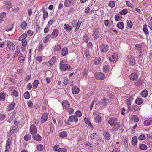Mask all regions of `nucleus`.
Here are the masks:
<instances>
[{
    "mask_svg": "<svg viewBox=\"0 0 152 152\" xmlns=\"http://www.w3.org/2000/svg\"><path fill=\"white\" fill-rule=\"evenodd\" d=\"M27 25V23L25 21H23L22 22L21 24V28L25 30Z\"/></svg>",
    "mask_w": 152,
    "mask_h": 152,
    "instance_id": "nucleus-40",
    "label": "nucleus"
},
{
    "mask_svg": "<svg viewBox=\"0 0 152 152\" xmlns=\"http://www.w3.org/2000/svg\"><path fill=\"white\" fill-rule=\"evenodd\" d=\"M143 31L146 34H149L148 31V29L145 27H144L142 29Z\"/></svg>",
    "mask_w": 152,
    "mask_h": 152,
    "instance_id": "nucleus-63",
    "label": "nucleus"
},
{
    "mask_svg": "<svg viewBox=\"0 0 152 152\" xmlns=\"http://www.w3.org/2000/svg\"><path fill=\"white\" fill-rule=\"evenodd\" d=\"M62 106L65 109L70 107V104L69 102L66 100H64L62 102Z\"/></svg>",
    "mask_w": 152,
    "mask_h": 152,
    "instance_id": "nucleus-13",
    "label": "nucleus"
},
{
    "mask_svg": "<svg viewBox=\"0 0 152 152\" xmlns=\"http://www.w3.org/2000/svg\"><path fill=\"white\" fill-rule=\"evenodd\" d=\"M139 109V107L137 105L133 106L131 108V110L135 112Z\"/></svg>",
    "mask_w": 152,
    "mask_h": 152,
    "instance_id": "nucleus-41",
    "label": "nucleus"
},
{
    "mask_svg": "<svg viewBox=\"0 0 152 152\" xmlns=\"http://www.w3.org/2000/svg\"><path fill=\"white\" fill-rule=\"evenodd\" d=\"M43 18L44 20H45V18L48 16V13L47 12H45L44 10H43Z\"/></svg>",
    "mask_w": 152,
    "mask_h": 152,
    "instance_id": "nucleus-64",
    "label": "nucleus"
},
{
    "mask_svg": "<svg viewBox=\"0 0 152 152\" xmlns=\"http://www.w3.org/2000/svg\"><path fill=\"white\" fill-rule=\"evenodd\" d=\"M6 15V13L5 12H3L0 13V24L3 21L4 17Z\"/></svg>",
    "mask_w": 152,
    "mask_h": 152,
    "instance_id": "nucleus-21",
    "label": "nucleus"
},
{
    "mask_svg": "<svg viewBox=\"0 0 152 152\" xmlns=\"http://www.w3.org/2000/svg\"><path fill=\"white\" fill-rule=\"evenodd\" d=\"M129 77L131 80L134 81L136 80L138 78V75L135 73H133L130 75Z\"/></svg>",
    "mask_w": 152,
    "mask_h": 152,
    "instance_id": "nucleus-11",
    "label": "nucleus"
},
{
    "mask_svg": "<svg viewBox=\"0 0 152 152\" xmlns=\"http://www.w3.org/2000/svg\"><path fill=\"white\" fill-rule=\"evenodd\" d=\"M61 47V45L60 44H57L56 45L54 48V50L58 52L60 50Z\"/></svg>",
    "mask_w": 152,
    "mask_h": 152,
    "instance_id": "nucleus-34",
    "label": "nucleus"
},
{
    "mask_svg": "<svg viewBox=\"0 0 152 152\" xmlns=\"http://www.w3.org/2000/svg\"><path fill=\"white\" fill-rule=\"evenodd\" d=\"M37 149L39 151H41L43 149V147L42 145L39 144L37 145Z\"/></svg>",
    "mask_w": 152,
    "mask_h": 152,
    "instance_id": "nucleus-50",
    "label": "nucleus"
},
{
    "mask_svg": "<svg viewBox=\"0 0 152 152\" xmlns=\"http://www.w3.org/2000/svg\"><path fill=\"white\" fill-rule=\"evenodd\" d=\"M37 132V128L33 124L30 126V132L31 134L34 135L36 134Z\"/></svg>",
    "mask_w": 152,
    "mask_h": 152,
    "instance_id": "nucleus-5",
    "label": "nucleus"
},
{
    "mask_svg": "<svg viewBox=\"0 0 152 152\" xmlns=\"http://www.w3.org/2000/svg\"><path fill=\"white\" fill-rule=\"evenodd\" d=\"M132 120L134 122H137L139 121V118L137 116L134 115L132 117Z\"/></svg>",
    "mask_w": 152,
    "mask_h": 152,
    "instance_id": "nucleus-48",
    "label": "nucleus"
},
{
    "mask_svg": "<svg viewBox=\"0 0 152 152\" xmlns=\"http://www.w3.org/2000/svg\"><path fill=\"white\" fill-rule=\"evenodd\" d=\"M24 96L25 99H28L30 97V94L28 91L26 92L24 94Z\"/></svg>",
    "mask_w": 152,
    "mask_h": 152,
    "instance_id": "nucleus-44",
    "label": "nucleus"
},
{
    "mask_svg": "<svg viewBox=\"0 0 152 152\" xmlns=\"http://www.w3.org/2000/svg\"><path fill=\"white\" fill-rule=\"evenodd\" d=\"M10 144V142L8 140L6 144V149H9Z\"/></svg>",
    "mask_w": 152,
    "mask_h": 152,
    "instance_id": "nucleus-62",
    "label": "nucleus"
},
{
    "mask_svg": "<svg viewBox=\"0 0 152 152\" xmlns=\"http://www.w3.org/2000/svg\"><path fill=\"white\" fill-rule=\"evenodd\" d=\"M137 142V138L136 136H134L132 140V144L133 145H136Z\"/></svg>",
    "mask_w": 152,
    "mask_h": 152,
    "instance_id": "nucleus-24",
    "label": "nucleus"
},
{
    "mask_svg": "<svg viewBox=\"0 0 152 152\" xmlns=\"http://www.w3.org/2000/svg\"><path fill=\"white\" fill-rule=\"evenodd\" d=\"M5 5L6 6V8L9 10L10 8H11L12 6V3L9 1H6L4 2Z\"/></svg>",
    "mask_w": 152,
    "mask_h": 152,
    "instance_id": "nucleus-14",
    "label": "nucleus"
},
{
    "mask_svg": "<svg viewBox=\"0 0 152 152\" xmlns=\"http://www.w3.org/2000/svg\"><path fill=\"white\" fill-rule=\"evenodd\" d=\"M15 104L12 102L8 106V110H12L15 107Z\"/></svg>",
    "mask_w": 152,
    "mask_h": 152,
    "instance_id": "nucleus-31",
    "label": "nucleus"
},
{
    "mask_svg": "<svg viewBox=\"0 0 152 152\" xmlns=\"http://www.w3.org/2000/svg\"><path fill=\"white\" fill-rule=\"evenodd\" d=\"M76 116L78 117H80L82 115V113L80 111H77L75 113Z\"/></svg>",
    "mask_w": 152,
    "mask_h": 152,
    "instance_id": "nucleus-54",
    "label": "nucleus"
},
{
    "mask_svg": "<svg viewBox=\"0 0 152 152\" xmlns=\"http://www.w3.org/2000/svg\"><path fill=\"white\" fill-rule=\"evenodd\" d=\"M117 26L119 29L122 30L124 28V25L123 22H120L117 24Z\"/></svg>",
    "mask_w": 152,
    "mask_h": 152,
    "instance_id": "nucleus-27",
    "label": "nucleus"
},
{
    "mask_svg": "<svg viewBox=\"0 0 152 152\" xmlns=\"http://www.w3.org/2000/svg\"><path fill=\"white\" fill-rule=\"evenodd\" d=\"M25 57L23 56H21L18 59V61L21 63L23 62L24 60Z\"/></svg>",
    "mask_w": 152,
    "mask_h": 152,
    "instance_id": "nucleus-53",
    "label": "nucleus"
},
{
    "mask_svg": "<svg viewBox=\"0 0 152 152\" xmlns=\"http://www.w3.org/2000/svg\"><path fill=\"white\" fill-rule=\"evenodd\" d=\"M84 120L85 123L87 124L91 128H93V126L91 124V123L90 122L88 118L85 117L84 118Z\"/></svg>",
    "mask_w": 152,
    "mask_h": 152,
    "instance_id": "nucleus-26",
    "label": "nucleus"
},
{
    "mask_svg": "<svg viewBox=\"0 0 152 152\" xmlns=\"http://www.w3.org/2000/svg\"><path fill=\"white\" fill-rule=\"evenodd\" d=\"M139 147L142 150H145L147 148V146L145 144H142L140 145Z\"/></svg>",
    "mask_w": 152,
    "mask_h": 152,
    "instance_id": "nucleus-36",
    "label": "nucleus"
},
{
    "mask_svg": "<svg viewBox=\"0 0 152 152\" xmlns=\"http://www.w3.org/2000/svg\"><path fill=\"white\" fill-rule=\"evenodd\" d=\"M109 101L108 99L104 98L102 99V101L99 102V103H101L102 104L103 106L107 105L108 104Z\"/></svg>",
    "mask_w": 152,
    "mask_h": 152,
    "instance_id": "nucleus-16",
    "label": "nucleus"
},
{
    "mask_svg": "<svg viewBox=\"0 0 152 152\" xmlns=\"http://www.w3.org/2000/svg\"><path fill=\"white\" fill-rule=\"evenodd\" d=\"M64 28L67 31H70L72 29V28L69 25L65 24L64 26Z\"/></svg>",
    "mask_w": 152,
    "mask_h": 152,
    "instance_id": "nucleus-35",
    "label": "nucleus"
},
{
    "mask_svg": "<svg viewBox=\"0 0 152 152\" xmlns=\"http://www.w3.org/2000/svg\"><path fill=\"white\" fill-rule=\"evenodd\" d=\"M31 136L29 134H27L25 135L24 137V139L25 140L28 141L31 139Z\"/></svg>",
    "mask_w": 152,
    "mask_h": 152,
    "instance_id": "nucleus-47",
    "label": "nucleus"
},
{
    "mask_svg": "<svg viewBox=\"0 0 152 152\" xmlns=\"http://www.w3.org/2000/svg\"><path fill=\"white\" fill-rule=\"evenodd\" d=\"M100 58H96L94 60V63L95 64L97 65L99 64H100Z\"/></svg>",
    "mask_w": 152,
    "mask_h": 152,
    "instance_id": "nucleus-49",
    "label": "nucleus"
},
{
    "mask_svg": "<svg viewBox=\"0 0 152 152\" xmlns=\"http://www.w3.org/2000/svg\"><path fill=\"white\" fill-rule=\"evenodd\" d=\"M60 66H70L69 64H66V62L65 61L62 60L61 61L60 63Z\"/></svg>",
    "mask_w": 152,
    "mask_h": 152,
    "instance_id": "nucleus-32",
    "label": "nucleus"
},
{
    "mask_svg": "<svg viewBox=\"0 0 152 152\" xmlns=\"http://www.w3.org/2000/svg\"><path fill=\"white\" fill-rule=\"evenodd\" d=\"M148 95V91L145 89L143 90L141 93V95L143 97H146Z\"/></svg>",
    "mask_w": 152,
    "mask_h": 152,
    "instance_id": "nucleus-25",
    "label": "nucleus"
},
{
    "mask_svg": "<svg viewBox=\"0 0 152 152\" xmlns=\"http://www.w3.org/2000/svg\"><path fill=\"white\" fill-rule=\"evenodd\" d=\"M94 75L95 78L98 80H102L105 77L104 75L102 72H97Z\"/></svg>",
    "mask_w": 152,
    "mask_h": 152,
    "instance_id": "nucleus-2",
    "label": "nucleus"
},
{
    "mask_svg": "<svg viewBox=\"0 0 152 152\" xmlns=\"http://www.w3.org/2000/svg\"><path fill=\"white\" fill-rule=\"evenodd\" d=\"M143 102L142 99L140 98H137L135 101L136 103L139 105L142 104Z\"/></svg>",
    "mask_w": 152,
    "mask_h": 152,
    "instance_id": "nucleus-38",
    "label": "nucleus"
},
{
    "mask_svg": "<svg viewBox=\"0 0 152 152\" xmlns=\"http://www.w3.org/2000/svg\"><path fill=\"white\" fill-rule=\"evenodd\" d=\"M72 93L73 94H76L78 93L80 89L78 87L76 86H75L72 88Z\"/></svg>",
    "mask_w": 152,
    "mask_h": 152,
    "instance_id": "nucleus-15",
    "label": "nucleus"
},
{
    "mask_svg": "<svg viewBox=\"0 0 152 152\" xmlns=\"http://www.w3.org/2000/svg\"><path fill=\"white\" fill-rule=\"evenodd\" d=\"M74 3L73 0H65L64 5L65 7H69L72 5Z\"/></svg>",
    "mask_w": 152,
    "mask_h": 152,
    "instance_id": "nucleus-9",
    "label": "nucleus"
},
{
    "mask_svg": "<svg viewBox=\"0 0 152 152\" xmlns=\"http://www.w3.org/2000/svg\"><path fill=\"white\" fill-rule=\"evenodd\" d=\"M103 135L105 138L107 140H109L110 138V135L107 132H104Z\"/></svg>",
    "mask_w": 152,
    "mask_h": 152,
    "instance_id": "nucleus-29",
    "label": "nucleus"
},
{
    "mask_svg": "<svg viewBox=\"0 0 152 152\" xmlns=\"http://www.w3.org/2000/svg\"><path fill=\"white\" fill-rule=\"evenodd\" d=\"M58 32L57 30L55 29L53 31L51 35L53 38H56L58 36Z\"/></svg>",
    "mask_w": 152,
    "mask_h": 152,
    "instance_id": "nucleus-20",
    "label": "nucleus"
},
{
    "mask_svg": "<svg viewBox=\"0 0 152 152\" xmlns=\"http://www.w3.org/2000/svg\"><path fill=\"white\" fill-rule=\"evenodd\" d=\"M5 94L4 93L1 92L0 93V100L3 101L5 99Z\"/></svg>",
    "mask_w": 152,
    "mask_h": 152,
    "instance_id": "nucleus-37",
    "label": "nucleus"
},
{
    "mask_svg": "<svg viewBox=\"0 0 152 152\" xmlns=\"http://www.w3.org/2000/svg\"><path fill=\"white\" fill-rule=\"evenodd\" d=\"M33 138L37 141H40L41 140L42 137L39 134H34L32 136Z\"/></svg>",
    "mask_w": 152,
    "mask_h": 152,
    "instance_id": "nucleus-18",
    "label": "nucleus"
},
{
    "mask_svg": "<svg viewBox=\"0 0 152 152\" xmlns=\"http://www.w3.org/2000/svg\"><path fill=\"white\" fill-rule=\"evenodd\" d=\"M142 79L139 78L135 81L134 83L136 86H139L142 84Z\"/></svg>",
    "mask_w": 152,
    "mask_h": 152,
    "instance_id": "nucleus-22",
    "label": "nucleus"
},
{
    "mask_svg": "<svg viewBox=\"0 0 152 152\" xmlns=\"http://www.w3.org/2000/svg\"><path fill=\"white\" fill-rule=\"evenodd\" d=\"M120 126V123L119 122H117L113 126L114 127L113 128V130L114 132L118 131L119 128Z\"/></svg>",
    "mask_w": 152,
    "mask_h": 152,
    "instance_id": "nucleus-23",
    "label": "nucleus"
},
{
    "mask_svg": "<svg viewBox=\"0 0 152 152\" xmlns=\"http://www.w3.org/2000/svg\"><path fill=\"white\" fill-rule=\"evenodd\" d=\"M56 58L55 57H53L49 61V63L50 66H52L54 63Z\"/></svg>",
    "mask_w": 152,
    "mask_h": 152,
    "instance_id": "nucleus-39",
    "label": "nucleus"
},
{
    "mask_svg": "<svg viewBox=\"0 0 152 152\" xmlns=\"http://www.w3.org/2000/svg\"><path fill=\"white\" fill-rule=\"evenodd\" d=\"M121 18V15L118 14L115 16V18L116 21H118L120 20Z\"/></svg>",
    "mask_w": 152,
    "mask_h": 152,
    "instance_id": "nucleus-52",
    "label": "nucleus"
},
{
    "mask_svg": "<svg viewBox=\"0 0 152 152\" xmlns=\"http://www.w3.org/2000/svg\"><path fill=\"white\" fill-rule=\"evenodd\" d=\"M152 123V118H150L144 121V125L145 126H148Z\"/></svg>",
    "mask_w": 152,
    "mask_h": 152,
    "instance_id": "nucleus-19",
    "label": "nucleus"
},
{
    "mask_svg": "<svg viewBox=\"0 0 152 152\" xmlns=\"http://www.w3.org/2000/svg\"><path fill=\"white\" fill-rule=\"evenodd\" d=\"M67 132L65 131H63L59 134V136L61 137H65L67 136Z\"/></svg>",
    "mask_w": 152,
    "mask_h": 152,
    "instance_id": "nucleus-30",
    "label": "nucleus"
},
{
    "mask_svg": "<svg viewBox=\"0 0 152 152\" xmlns=\"http://www.w3.org/2000/svg\"><path fill=\"white\" fill-rule=\"evenodd\" d=\"M66 110L70 114H73L74 112L73 109L72 108H70V107H69L67 109H66Z\"/></svg>",
    "mask_w": 152,
    "mask_h": 152,
    "instance_id": "nucleus-43",
    "label": "nucleus"
},
{
    "mask_svg": "<svg viewBox=\"0 0 152 152\" xmlns=\"http://www.w3.org/2000/svg\"><path fill=\"white\" fill-rule=\"evenodd\" d=\"M68 78L67 77H64V79L63 83V84L65 85H66L67 84L68 82Z\"/></svg>",
    "mask_w": 152,
    "mask_h": 152,
    "instance_id": "nucleus-61",
    "label": "nucleus"
},
{
    "mask_svg": "<svg viewBox=\"0 0 152 152\" xmlns=\"http://www.w3.org/2000/svg\"><path fill=\"white\" fill-rule=\"evenodd\" d=\"M117 54L115 53L110 57L109 60L111 62H116L117 61Z\"/></svg>",
    "mask_w": 152,
    "mask_h": 152,
    "instance_id": "nucleus-7",
    "label": "nucleus"
},
{
    "mask_svg": "<svg viewBox=\"0 0 152 152\" xmlns=\"http://www.w3.org/2000/svg\"><path fill=\"white\" fill-rule=\"evenodd\" d=\"M131 101V100H130V99H128L126 100L127 104L128 106V107L129 109H130V107Z\"/></svg>",
    "mask_w": 152,
    "mask_h": 152,
    "instance_id": "nucleus-59",
    "label": "nucleus"
},
{
    "mask_svg": "<svg viewBox=\"0 0 152 152\" xmlns=\"http://www.w3.org/2000/svg\"><path fill=\"white\" fill-rule=\"evenodd\" d=\"M78 121L77 116L75 115H72L69 116L67 121L66 122V123L67 125H69V122H77Z\"/></svg>",
    "mask_w": 152,
    "mask_h": 152,
    "instance_id": "nucleus-1",
    "label": "nucleus"
},
{
    "mask_svg": "<svg viewBox=\"0 0 152 152\" xmlns=\"http://www.w3.org/2000/svg\"><path fill=\"white\" fill-rule=\"evenodd\" d=\"M68 53L67 49L66 48H64L62 50L61 54L63 56H65Z\"/></svg>",
    "mask_w": 152,
    "mask_h": 152,
    "instance_id": "nucleus-33",
    "label": "nucleus"
},
{
    "mask_svg": "<svg viewBox=\"0 0 152 152\" xmlns=\"http://www.w3.org/2000/svg\"><path fill=\"white\" fill-rule=\"evenodd\" d=\"M127 26L126 28H131L132 27L133 24L132 22L131 21H129L128 20H127Z\"/></svg>",
    "mask_w": 152,
    "mask_h": 152,
    "instance_id": "nucleus-42",
    "label": "nucleus"
},
{
    "mask_svg": "<svg viewBox=\"0 0 152 152\" xmlns=\"http://www.w3.org/2000/svg\"><path fill=\"white\" fill-rule=\"evenodd\" d=\"M110 69V68L109 67H103V72L106 73L108 72Z\"/></svg>",
    "mask_w": 152,
    "mask_h": 152,
    "instance_id": "nucleus-60",
    "label": "nucleus"
},
{
    "mask_svg": "<svg viewBox=\"0 0 152 152\" xmlns=\"http://www.w3.org/2000/svg\"><path fill=\"white\" fill-rule=\"evenodd\" d=\"M7 45L8 48L11 50L15 49V45L12 42L7 41Z\"/></svg>",
    "mask_w": 152,
    "mask_h": 152,
    "instance_id": "nucleus-4",
    "label": "nucleus"
},
{
    "mask_svg": "<svg viewBox=\"0 0 152 152\" xmlns=\"http://www.w3.org/2000/svg\"><path fill=\"white\" fill-rule=\"evenodd\" d=\"M38 83L39 81L38 80H34L33 84L34 88H36L37 87Z\"/></svg>",
    "mask_w": 152,
    "mask_h": 152,
    "instance_id": "nucleus-45",
    "label": "nucleus"
},
{
    "mask_svg": "<svg viewBox=\"0 0 152 152\" xmlns=\"http://www.w3.org/2000/svg\"><path fill=\"white\" fill-rule=\"evenodd\" d=\"M117 119L116 118H110L108 121V123L112 126H114V125L118 122H117Z\"/></svg>",
    "mask_w": 152,
    "mask_h": 152,
    "instance_id": "nucleus-8",
    "label": "nucleus"
},
{
    "mask_svg": "<svg viewBox=\"0 0 152 152\" xmlns=\"http://www.w3.org/2000/svg\"><path fill=\"white\" fill-rule=\"evenodd\" d=\"M67 149L66 148L58 149V152H66Z\"/></svg>",
    "mask_w": 152,
    "mask_h": 152,
    "instance_id": "nucleus-56",
    "label": "nucleus"
},
{
    "mask_svg": "<svg viewBox=\"0 0 152 152\" xmlns=\"http://www.w3.org/2000/svg\"><path fill=\"white\" fill-rule=\"evenodd\" d=\"M48 118V114L47 113H44L42 115L41 119V122L42 123L45 122Z\"/></svg>",
    "mask_w": 152,
    "mask_h": 152,
    "instance_id": "nucleus-12",
    "label": "nucleus"
},
{
    "mask_svg": "<svg viewBox=\"0 0 152 152\" xmlns=\"http://www.w3.org/2000/svg\"><path fill=\"white\" fill-rule=\"evenodd\" d=\"M100 50L101 52H105L108 50V47L106 44H104L101 45L100 46Z\"/></svg>",
    "mask_w": 152,
    "mask_h": 152,
    "instance_id": "nucleus-6",
    "label": "nucleus"
},
{
    "mask_svg": "<svg viewBox=\"0 0 152 152\" xmlns=\"http://www.w3.org/2000/svg\"><path fill=\"white\" fill-rule=\"evenodd\" d=\"M13 95L15 97H17L18 96V93L15 90L13 89L12 91Z\"/></svg>",
    "mask_w": 152,
    "mask_h": 152,
    "instance_id": "nucleus-58",
    "label": "nucleus"
},
{
    "mask_svg": "<svg viewBox=\"0 0 152 152\" xmlns=\"http://www.w3.org/2000/svg\"><path fill=\"white\" fill-rule=\"evenodd\" d=\"M44 48V45L42 43L39 45L38 48V50L39 51H42V50Z\"/></svg>",
    "mask_w": 152,
    "mask_h": 152,
    "instance_id": "nucleus-55",
    "label": "nucleus"
},
{
    "mask_svg": "<svg viewBox=\"0 0 152 152\" xmlns=\"http://www.w3.org/2000/svg\"><path fill=\"white\" fill-rule=\"evenodd\" d=\"M128 59L131 65L133 66L134 65L135 60L134 57L131 56H128Z\"/></svg>",
    "mask_w": 152,
    "mask_h": 152,
    "instance_id": "nucleus-10",
    "label": "nucleus"
},
{
    "mask_svg": "<svg viewBox=\"0 0 152 152\" xmlns=\"http://www.w3.org/2000/svg\"><path fill=\"white\" fill-rule=\"evenodd\" d=\"M99 35V30L97 29H94L93 36L94 39H96L98 37Z\"/></svg>",
    "mask_w": 152,
    "mask_h": 152,
    "instance_id": "nucleus-17",
    "label": "nucleus"
},
{
    "mask_svg": "<svg viewBox=\"0 0 152 152\" xmlns=\"http://www.w3.org/2000/svg\"><path fill=\"white\" fill-rule=\"evenodd\" d=\"M93 115L95 117V121L96 122L99 123L101 121V117L100 116V113L98 112H94Z\"/></svg>",
    "mask_w": 152,
    "mask_h": 152,
    "instance_id": "nucleus-3",
    "label": "nucleus"
},
{
    "mask_svg": "<svg viewBox=\"0 0 152 152\" xmlns=\"http://www.w3.org/2000/svg\"><path fill=\"white\" fill-rule=\"evenodd\" d=\"M128 12V11L126 9H124L123 10L120 12V14L124 15L126 14Z\"/></svg>",
    "mask_w": 152,
    "mask_h": 152,
    "instance_id": "nucleus-57",
    "label": "nucleus"
},
{
    "mask_svg": "<svg viewBox=\"0 0 152 152\" xmlns=\"http://www.w3.org/2000/svg\"><path fill=\"white\" fill-rule=\"evenodd\" d=\"M146 138V136L144 134H141L138 137V139L140 140H142Z\"/></svg>",
    "mask_w": 152,
    "mask_h": 152,
    "instance_id": "nucleus-46",
    "label": "nucleus"
},
{
    "mask_svg": "<svg viewBox=\"0 0 152 152\" xmlns=\"http://www.w3.org/2000/svg\"><path fill=\"white\" fill-rule=\"evenodd\" d=\"M50 37V35L49 34H47L46 37H44L43 42L44 43H46L48 42Z\"/></svg>",
    "mask_w": 152,
    "mask_h": 152,
    "instance_id": "nucleus-28",
    "label": "nucleus"
},
{
    "mask_svg": "<svg viewBox=\"0 0 152 152\" xmlns=\"http://www.w3.org/2000/svg\"><path fill=\"white\" fill-rule=\"evenodd\" d=\"M108 5L111 8L114 7L115 6V3L114 1H112L110 2L108 4Z\"/></svg>",
    "mask_w": 152,
    "mask_h": 152,
    "instance_id": "nucleus-51",
    "label": "nucleus"
}]
</instances>
